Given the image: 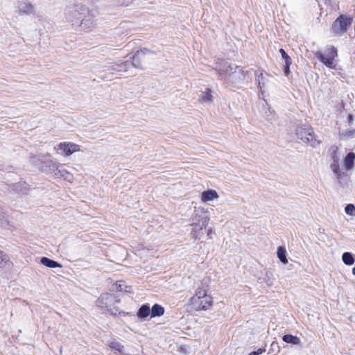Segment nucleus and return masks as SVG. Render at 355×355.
<instances>
[{
  "mask_svg": "<svg viewBox=\"0 0 355 355\" xmlns=\"http://www.w3.org/2000/svg\"><path fill=\"white\" fill-rule=\"evenodd\" d=\"M204 96H202V99L204 101H209L212 102L213 101V96L211 95V89L209 88H206L205 91L204 92Z\"/></svg>",
  "mask_w": 355,
  "mask_h": 355,
  "instance_id": "6ab92c4d",
  "label": "nucleus"
},
{
  "mask_svg": "<svg viewBox=\"0 0 355 355\" xmlns=\"http://www.w3.org/2000/svg\"><path fill=\"white\" fill-rule=\"evenodd\" d=\"M347 214L352 216H355V207L352 204H348L345 209Z\"/></svg>",
  "mask_w": 355,
  "mask_h": 355,
  "instance_id": "5701e85b",
  "label": "nucleus"
},
{
  "mask_svg": "<svg viewBox=\"0 0 355 355\" xmlns=\"http://www.w3.org/2000/svg\"><path fill=\"white\" fill-rule=\"evenodd\" d=\"M150 311L151 318L159 317L164 315V308L158 304H155L150 309Z\"/></svg>",
  "mask_w": 355,
  "mask_h": 355,
  "instance_id": "ddd939ff",
  "label": "nucleus"
},
{
  "mask_svg": "<svg viewBox=\"0 0 355 355\" xmlns=\"http://www.w3.org/2000/svg\"><path fill=\"white\" fill-rule=\"evenodd\" d=\"M9 261L8 255L5 253L3 251L0 250V267L2 266L3 263H6Z\"/></svg>",
  "mask_w": 355,
  "mask_h": 355,
  "instance_id": "4be33fe9",
  "label": "nucleus"
},
{
  "mask_svg": "<svg viewBox=\"0 0 355 355\" xmlns=\"http://www.w3.org/2000/svg\"><path fill=\"white\" fill-rule=\"evenodd\" d=\"M295 134L299 139L304 143L309 144L312 147H316L321 144L310 125H303L297 128Z\"/></svg>",
  "mask_w": 355,
  "mask_h": 355,
  "instance_id": "f03ea898",
  "label": "nucleus"
},
{
  "mask_svg": "<svg viewBox=\"0 0 355 355\" xmlns=\"http://www.w3.org/2000/svg\"><path fill=\"white\" fill-rule=\"evenodd\" d=\"M110 295L108 293H105L101 295L98 300H96V304L100 307L104 306V301H106L109 299Z\"/></svg>",
  "mask_w": 355,
  "mask_h": 355,
  "instance_id": "a211bd4d",
  "label": "nucleus"
},
{
  "mask_svg": "<svg viewBox=\"0 0 355 355\" xmlns=\"http://www.w3.org/2000/svg\"><path fill=\"white\" fill-rule=\"evenodd\" d=\"M352 273L355 275V266L352 269Z\"/></svg>",
  "mask_w": 355,
  "mask_h": 355,
  "instance_id": "473e14b6",
  "label": "nucleus"
},
{
  "mask_svg": "<svg viewBox=\"0 0 355 355\" xmlns=\"http://www.w3.org/2000/svg\"><path fill=\"white\" fill-rule=\"evenodd\" d=\"M255 76L257 78V81L258 87L261 91L264 87V83L261 82V80L263 78V72H260L259 73H256Z\"/></svg>",
  "mask_w": 355,
  "mask_h": 355,
  "instance_id": "412c9836",
  "label": "nucleus"
},
{
  "mask_svg": "<svg viewBox=\"0 0 355 355\" xmlns=\"http://www.w3.org/2000/svg\"><path fill=\"white\" fill-rule=\"evenodd\" d=\"M284 342L295 345H299L301 344L300 338L296 336L291 334H286L282 337Z\"/></svg>",
  "mask_w": 355,
  "mask_h": 355,
  "instance_id": "9b49d317",
  "label": "nucleus"
},
{
  "mask_svg": "<svg viewBox=\"0 0 355 355\" xmlns=\"http://www.w3.org/2000/svg\"><path fill=\"white\" fill-rule=\"evenodd\" d=\"M277 257L280 261L283 263L284 264L288 263V259L286 258V248L283 246H279L277 248Z\"/></svg>",
  "mask_w": 355,
  "mask_h": 355,
  "instance_id": "2eb2a0df",
  "label": "nucleus"
},
{
  "mask_svg": "<svg viewBox=\"0 0 355 355\" xmlns=\"http://www.w3.org/2000/svg\"><path fill=\"white\" fill-rule=\"evenodd\" d=\"M227 68H229L230 70H232V68L230 65L227 66Z\"/></svg>",
  "mask_w": 355,
  "mask_h": 355,
  "instance_id": "72a5a7b5",
  "label": "nucleus"
},
{
  "mask_svg": "<svg viewBox=\"0 0 355 355\" xmlns=\"http://www.w3.org/2000/svg\"><path fill=\"white\" fill-rule=\"evenodd\" d=\"M354 135H355V130H354V129H351V130H347L345 132H343V133L340 134V135L343 138L353 137Z\"/></svg>",
  "mask_w": 355,
  "mask_h": 355,
  "instance_id": "b1692460",
  "label": "nucleus"
},
{
  "mask_svg": "<svg viewBox=\"0 0 355 355\" xmlns=\"http://www.w3.org/2000/svg\"><path fill=\"white\" fill-rule=\"evenodd\" d=\"M353 17L340 14L332 23L331 31L336 36L343 35L352 26Z\"/></svg>",
  "mask_w": 355,
  "mask_h": 355,
  "instance_id": "20e7f679",
  "label": "nucleus"
},
{
  "mask_svg": "<svg viewBox=\"0 0 355 355\" xmlns=\"http://www.w3.org/2000/svg\"><path fill=\"white\" fill-rule=\"evenodd\" d=\"M19 10L25 13H32L34 11V7L31 3L23 2L19 5Z\"/></svg>",
  "mask_w": 355,
  "mask_h": 355,
  "instance_id": "dca6fc26",
  "label": "nucleus"
},
{
  "mask_svg": "<svg viewBox=\"0 0 355 355\" xmlns=\"http://www.w3.org/2000/svg\"><path fill=\"white\" fill-rule=\"evenodd\" d=\"M315 57L329 69L336 68V58L338 57V50L334 46H327L325 54L320 51L315 52Z\"/></svg>",
  "mask_w": 355,
  "mask_h": 355,
  "instance_id": "7ed1b4c3",
  "label": "nucleus"
},
{
  "mask_svg": "<svg viewBox=\"0 0 355 355\" xmlns=\"http://www.w3.org/2000/svg\"><path fill=\"white\" fill-rule=\"evenodd\" d=\"M109 346L112 349H114L118 351L119 352H121L123 351V346L121 345L120 343L116 342V341L111 342L110 343Z\"/></svg>",
  "mask_w": 355,
  "mask_h": 355,
  "instance_id": "aec40b11",
  "label": "nucleus"
},
{
  "mask_svg": "<svg viewBox=\"0 0 355 355\" xmlns=\"http://www.w3.org/2000/svg\"><path fill=\"white\" fill-rule=\"evenodd\" d=\"M122 282H123L122 281H119V282H116V287H117V288H118V289H119L120 291H121V290H122V288H121V286H122V285H121V283H122Z\"/></svg>",
  "mask_w": 355,
  "mask_h": 355,
  "instance_id": "cd10ccee",
  "label": "nucleus"
},
{
  "mask_svg": "<svg viewBox=\"0 0 355 355\" xmlns=\"http://www.w3.org/2000/svg\"><path fill=\"white\" fill-rule=\"evenodd\" d=\"M40 262L46 267L49 268H61L62 265L58 262L50 259L47 257H42L40 260Z\"/></svg>",
  "mask_w": 355,
  "mask_h": 355,
  "instance_id": "4468645a",
  "label": "nucleus"
},
{
  "mask_svg": "<svg viewBox=\"0 0 355 355\" xmlns=\"http://www.w3.org/2000/svg\"><path fill=\"white\" fill-rule=\"evenodd\" d=\"M207 225H208V219L203 218L202 220V225L199 229L197 228V225H193L195 226V227L193 228V231L198 232L199 230L205 229L207 227Z\"/></svg>",
  "mask_w": 355,
  "mask_h": 355,
  "instance_id": "393cba45",
  "label": "nucleus"
},
{
  "mask_svg": "<svg viewBox=\"0 0 355 355\" xmlns=\"http://www.w3.org/2000/svg\"><path fill=\"white\" fill-rule=\"evenodd\" d=\"M149 315H151V311L148 304L141 305L137 313V316L141 319H146Z\"/></svg>",
  "mask_w": 355,
  "mask_h": 355,
  "instance_id": "9d476101",
  "label": "nucleus"
},
{
  "mask_svg": "<svg viewBox=\"0 0 355 355\" xmlns=\"http://www.w3.org/2000/svg\"><path fill=\"white\" fill-rule=\"evenodd\" d=\"M57 150H60L61 154L65 156H69L76 152L80 151V147L71 142H62L58 145Z\"/></svg>",
  "mask_w": 355,
  "mask_h": 355,
  "instance_id": "423d86ee",
  "label": "nucleus"
},
{
  "mask_svg": "<svg viewBox=\"0 0 355 355\" xmlns=\"http://www.w3.org/2000/svg\"><path fill=\"white\" fill-rule=\"evenodd\" d=\"M355 153L349 152L343 159V166L345 171L352 170L354 166Z\"/></svg>",
  "mask_w": 355,
  "mask_h": 355,
  "instance_id": "0eeeda50",
  "label": "nucleus"
},
{
  "mask_svg": "<svg viewBox=\"0 0 355 355\" xmlns=\"http://www.w3.org/2000/svg\"><path fill=\"white\" fill-rule=\"evenodd\" d=\"M342 259L345 264L348 266H351L354 263V258L350 252L343 253Z\"/></svg>",
  "mask_w": 355,
  "mask_h": 355,
  "instance_id": "f3484780",
  "label": "nucleus"
},
{
  "mask_svg": "<svg viewBox=\"0 0 355 355\" xmlns=\"http://www.w3.org/2000/svg\"><path fill=\"white\" fill-rule=\"evenodd\" d=\"M279 53L282 55V58L284 60V71L286 76L290 74V67L292 64L291 58L286 53L283 49H279Z\"/></svg>",
  "mask_w": 355,
  "mask_h": 355,
  "instance_id": "6e6552de",
  "label": "nucleus"
},
{
  "mask_svg": "<svg viewBox=\"0 0 355 355\" xmlns=\"http://www.w3.org/2000/svg\"><path fill=\"white\" fill-rule=\"evenodd\" d=\"M55 175L58 178L63 177L64 179H67L70 174L65 170H58V171L55 173Z\"/></svg>",
  "mask_w": 355,
  "mask_h": 355,
  "instance_id": "a878e982",
  "label": "nucleus"
},
{
  "mask_svg": "<svg viewBox=\"0 0 355 355\" xmlns=\"http://www.w3.org/2000/svg\"><path fill=\"white\" fill-rule=\"evenodd\" d=\"M218 198V195L215 190L209 189L205 191L202 193L201 200L202 202H206L214 199H217Z\"/></svg>",
  "mask_w": 355,
  "mask_h": 355,
  "instance_id": "1a4fd4ad",
  "label": "nucleus"
},
{
  "mask_svg": "<svg viewBox=\"0 0 355 355\" xmlns=\"http://www.w3.org/2000/svg\"><path fill=\"white\" fill-rule=\"evenodd\" d=\"M347 120H348V121H349V123H352V122H353V121H354L353 115H352V114H349L347 115Z\"/></svg>",
  "mask_w": 355,
  "mask_h": 355,
  "instance_id": "c85d7f7f",
  "label": "nucleus"
},
{
  "mask_svg": "<svg viewBox=\"0 0 355 355\" xmlns=\"http://www.w3.org/2000/svg\"><path fill=\"white\" fill-rule=\"evenodd\" d=\"M211 234H212V230L211 229H209L208 231H207V234L208 236H209V238H211Z\"/></svg>",
  "mask_w": 355,
  "mask_h": 355,
  "instance_id": "c756f323",
  "label": "nucleus"
},
{
  "mask_svg": "<svg viewBox=\"0 0 355 355\" xmlns=\"http://www.w3.org/2000/svg\"><path fill=\"white\" fill-rule=\"evenodd\" d=\"M254 352L257 355H259L265 352V349L264 348H263V349L259 348L257 351H254Z\"/></svg>",
  "mask_w": 355,
  "mask_h": 355,
  "instance_id": "bb28decb",
  "label": "nucleus"
},
{
  "mask_svg": "<svg viewBox=\"0 0 355 355\" xmlns=\"http://www.w3.org/2000/svg\"><path fill=\"white\" fill-rule=\"evenodd\" d=\"M249 355H257V354L255 353V352L254 351V352H250V353L249 354Z\"/></svg>",
  "mask_w": 355,
  "mask_h": 355,
  "instance_id": "2f4dec72",
  "label": "nucleus"
},
{
  "mask_svg": "<svg viewBox=\"0 0 355 355\" xmlns=\"http://www.w3.org/2000/svg\"><path fill=\"white\" fill-rule=\"evenodd\" d=\"M338 150L339 149L337 146H331L329 149V153L331 161L330 168L336 176V178L340 180L343 178L347 176V174L346 172L343 171L340 166Z\"/></svg>",
  "mask_w": 355,
  "mask_h": 355,
  "instance_id": "39448f33",
  "label": "nucleus"
},
{
  "mask_svg": "<svg viewBox=\"0 0 355 355\" xmlns=\"http://www.w3.org/2000/svg\"><path fill=\"white\" fill-rule=\"evenodd\" d=\"M145 55V51L139 50L132 57V64L136 67H141V63L140 60Z\"/></svg>",
  "mask_w": 355,
  "mask_h": 355,
  "instance_id": "f8f14e48",
  "label": "nucleus"
},
{
  "mask_svg": "<svg viewBox=\"0 0 355 355\" xmlns=\"http://www.w3.org/2000/svg\"><path fill=\"white\" fill-rule=\"evenodd\" d=\"M219 71H220L219 73L222 74L223 73L227 72L228 69H227L225 70L219 69Z\"/></svg>",
  "mask_w": 355,
  "mask_h": 355,
  "instance_id": "7c9ffc66",
  "label": "nucleus"
},
{
  "mask_svg": "<svg viewBox=\"0 0 355 355\" xmlns=\"http://www.w3.org/2000/svg\"><path fill=\"white\" fill-rule=\"evenodd\" d=\"M207 286H198L189 300V306L196 311L210 310L214 305L213 297L208 294Z\"/></svg>",
  "mask_w": 355,
  "mask_h": 355,
  "instance_id": "f257e3e1",
  "label": "nucleus"
}]
</instances>
